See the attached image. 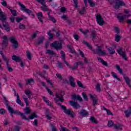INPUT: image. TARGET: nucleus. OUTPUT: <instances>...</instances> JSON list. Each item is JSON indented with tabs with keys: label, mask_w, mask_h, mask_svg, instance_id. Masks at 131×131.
Segmentation results:
<instances>
[{
	"label": "nucleus",
	"mask_w": 131,
	"mask_h": 131,
	"mask_svg": "<svg viewBox=\"0 0 131 131\" xmlns=\"http://www.w3.org/2000/svg\"><path fill=\"white\" fill-rule=\"evenodd\" d=\"M64 97L63 95L61 94H58L56 95V97L54 98L55 103L57 104L58 106H60L61 108V110L63 111L64 113L67 114V115H71V117L72 118H74V112L71 108L67 109V107L65 105H63L61 104L60 103H58L59 101L60 102H64Z\"/></svg>",
	"instance_id": "1"
},
{
	"label": "nucleus",
	"mask_w": 131,
	"mask_h": 131,
	"mask_svg": "<svg viewBox=\"0 0 131 131\" xmlns=\"http://www.w3.org/2000/svg\"><path fill=\"white\" fill-rule=\"evenodd\" d=\"M2 97L5 102V105L8 107V111L10 112V115L12 116V117L14 116L13 114H17V115H19L20 116V117H21L22 119L29 121V120L26 117V116L24 115L23 113L20 112L18 110H14L13 108L11 107V106L9 105V101H8L7 98L5 97V96H2Z\"/></svg>",
	"instance_id": "2"
},
{
	"label": "nucleus",
	"mask_w": 131,
	"mask_h": 131,
	"mask_svg": "<svg viewBox=\"0 0 131 131\" xmlns=\"http://www.w3.org/2000/svg\"><path fill=\"white\" fill-rule=\"evenodd\" d=\"M116 67L117 70L119 71V73H120V74H123V76L124 77V79H125V81L126 83L131 89V85H130L131 80L130 79H129V78L128 77L125 76V75L123 74V73H122V69L120 68V66H119V65L116 64Z\"/></svg>",
	"instance_id": "3"
},
{
	"label": "nucleus",
	"mask_w": 131,
	"mask_h": 131,
	"mask_svg": "<svg viewBox=\"0 0 131 131\" xmlns=\"http://www.w3.org/2000/svg\"><path fill=\"white\" fill-rule=\"evenodd\" d=\"M117 52L119 56L122 57V59L125 60V61H127V60H128V58H127L126 56V51H123V48L122 47H119L118 49L117 50Z\"/></svg>",
	"instance_id": "4"
},
{
	"label": "nucleus",
	"mask_w": 131,
	"mask_h": 131,
	"mask_svg": "<svg viewBox=\"0 0 131 131\" xmlns=\"http://www.w3.org/2000/svg\"><path fill=\"white\" fill-rule=\"evenodd\" d=\"M18 5L19 6H20V10H21V11H24V12H25V13L28 14L29 16L31 15L32 16H33V17H34L35 15L34 14H32V11H31V10H30L29 9L26 8V6H25V5L22 4V3H21V2H18Z\"/></svg>",
	"instance_id": "5"
},
{
	"label": "nucleus",
	"mask_w": 131,
	"mask_h": 131,
	"mask_svg": "<svg viewBox=\"0 0 131 131\" xmlns=\"http://www.w3.org/2000/svg\"><path fill=\"white\" fill-rule=\"evenodd\" d=\"M62 43H63L62 40H60V42L57 41H55L51 44V47H52V48H54L55 50H57V51H58V50H61V49H62Z\"/></svg>",
	"instance_id": "6"
},
{
	"label": "nucleus",
	"mask_w": 131,
	"mask_h": 131,
	"mask_svg": "<svg viewBox=\"0 0 131 131\" xmlns=\"http://www.w3.org/2000/svg\"><path fill=\"white\" fill-rule=\"evenodd\" d=\"M9 40L10 42H11L12 45L11 46L13 49H18L19 47V43L18 42V41L16 39V37L14 36H11L9 38Z\"/></svg>",
	"instance_id": "7"
},
{
	"label": "nucleus",
	"mask_w": 131,
	"mask_h": 131,
	"mask_svg": "<svg viewBox=\"0 0 131 131\" xmlns=\"http://www.w3.org/2000/svg\"><path fill=\"white\" fill-rule=\"evenodd\" d=\"M93 54H99V56H104L106 55V51L105 50L102 51V47L98 46V48L96 50H93Z\"/></svg>",
	"instance_id": "8"
},
{
	"label": "nucleus",
	"mask_w": 131,
	"mask_h": 131,
	"mask_svg": "<svg viewBox=\"0 0 131 131\" xmlns=\"http://www.w3.org/2000/svg\"><path fill=\"white\" fill-rule=\"evenodd\" d=\"M11 59L16 62H19L20 63V67H22V68H24V62L22 61V59L20 56L14 55L12 56Z\"/></svg>",
	"instance_id": "9"
},
{
	"label": "nucleus",
	"mask_w": 131,
	"mask_h": 131,
	"mask_svg": "<svg viewBox=\"0 0 131 131\" xmlns=\"http://www.w3.org/2000/svg\"><path fill=\"white\" fill-rule=\"evenodd\" d=\"M115 10H118L120 7H126L125 3L123 2L122 0H116Z\"/></svg>",
	"instance_id": "10"
},
{
	"label": "nucleus",
	"mask_w": 131,
	"mask_h": 131,
	"mask_svg": "<svg viewBox=\"0 0 131 131\" xmlns=\"http://www.w3.org/2000/svg\"><path fill=\"white\" fill-rule=\"evenodd\" d=\"M96 21L100 26H103L105 24V21H104V19H103L101 15H97L96 16Z\"/></svg>",
	"instance_id": "11"
},
{
	"label": "nucleus",
	"mask_w": 131,
	"mask_h": 131,
	"mask_svg": "<svg viewBox=\"0 0 131 131\" xmlns=\"http://www.w3.org/2000/svg\"><path fill=\"white\" fill-rule=\"evenodd\" d=\"M3 39H4L2 41V45H3L2 46V49H6L7 47H8V37L6 36H4L3 37Z\"/></svg>",
	"instance_id": "12"
},
{
	"label": "nucleus",
	"mask_w": 131,
	"mask_h": 131,
	"mask_svg": "<svg viewBox=\"0 0 131 131\" xmlns=\"http://www.w3.org/2000/svg\"><path fill=\"white\" fill-rule=\"evenodd\" d=\"M7 18L8 17L6 13L2 12L0 14V21H1L2 23H5L7 22Z\"/></svg>",
	"instance_id": "13"
},
{
	"label": "nucleus",
	"mask_w": 131,
	"mask_h": 131,
	"mask_svg": "<svg viewBox=\"0 0 131 131\" xmlns=\"http://www.w3.org/2000/svg\"><path fill=\"white\" fill-rule=\"evenodd\" d=\"M90 99L93 102V106H96V104H97V103H98V101H99V100L98 99V97H97V96H94L92 94H90Z\"/></svg>",
	"instance_id": "14"
},
{
	"label": "nucleus",
	"mask_w": 131,
	"mask_h": 131,
	"mask_svg": "<svg viewBox=\"0 0 131 131\" xmlns=\"http://www.w3.org/2000/svg\"><path fill=\"white\" fill-rule=\"evenodd\" d=\"M69 104L72 107H73L75 109H77V108H80V105L77 102L73 101H70Z\"/></svg>",
	"instance_id": "15"
},
{
	"label": "nucleus",
	"mask_w": 131,
	"mask_h": 131,
	"mask_svg": "<svg viewBox=\"0 0 131 131\" xmlns=\"http://www.w3.org/2000/svg\"><path fill=\"white\" fill-rule=\"evenodd\" d=\"M41 5H42V6H41L40 8L42 11L43 12H48V11H49V8H48V6H47V5H46V2L45 1L41 2Z\"/></svg>",
	"instance_id": "16"
},
{
	"label": "nucleus",
	"mask_w": 131,
	"mask_h": 131,
	"mask_svg": "<svg viewBox=\"0 0 131 131\" xmlns=\"http://www.w3.org/2000/svg\"><path fill=\"white\" fill-rule=\"evenodd\" d=\"M71 98L73 100H74V101H75V100H78L80 102H82L83 101L82 98H81L80 96L78 95H76L75 94L72 95Z\"/></svg>",
	"instance_id": "17"
},
{
	"label": "nucleus",
	"mask_w": 131,
	"mask_h": 131,
	"mask_svg": "<svg viewBox=\"0 0 131 131\" xmlns=\"http://www.w3.org/2000/svg\"><path fill=\"white\" fill-rule=\"evenodd\" d=\"M3 27L5 28V30L7 31V32H10V30H11V27L10 25H9V23L6 21L5 23H2Z\"/></svg>",
	"instance_id": "18"
},
{
	"label": "nucleus",
	"mask_w": 131,
	"mask_h": 131,
	"mask_svg": "<svg viewBox=\"0 0 131 131\" xmlns=\"http://www.w3.org/2000/svg\"><path fill=\"white\" fill-rule=\"evenodd\" d=\"M45 36L39 37L37 38V41L36 42V44L37 46H39V45H42L43 43V40H45Z\"/></svg>",
	"instance_id": "19"
},
{
	"label": "nucleus",
	"mask_w": 131,
	"mask_h": 131,
	"mask_svg": "<svg viewBox=\"0 0 131 131\" xmlns=\"http://www.w3.org/2000/svg\"><path fill=\"white\" fill-rule=\"evenodd\" d=\"M75 79L72 76H71L69 78V81L70 82V85L72 88H75L76 86V84H75V82L74 81Z\"/></svg>",
	"instance_id": "20"
},
{
	"label": "nucleus",
	"mask_w": 131,
	"mask_h": 131,
	"mask_svg": "<svg viewBox=\"0 0 131 131\" xmlns=\"http://www.w3.org/2000/svg\"><path fill=\"white\" fill-rule=\"evenodd\" d=\"M60 55L62 57V60H63L64 63L67 65V66H69V63L67 61H66V57H65V52L63 51H61Z\"/></svg>",
	"instance_id": "21"
},
{
	"label": "nucleus",
	"mask_w": 131,
	"mask_h": 131,
	"mask_svg": "<svg viewBox=\"0 0 131 131\" xmlns=\"http://www.w3.org/2000/svg\"><path fill=\"white\" fill-rule=\"evenodd\" d=\"M79 114L82 117H85V116H88V115H89V112L85 110L82 109L79 113Z\"/></svg>",
	"instance_id": "22"
},
{
	"label": "nucleus",
	"mask_w": 131,
	"mask_h": 131,
	"mask_svg": "<svg viewBox=\"0 0 131 131\" xmlns=\"http://www.w3.org/2000/svg\"><path fill=\"white\" fill-rule=\"evenodd\" d=\"M37 17H38V19L41 23L43 24V20H42V18H43V15H42V12H39L37 14Z\"/></svg>",
	"instance_id": "23"
},
{
	"label": "nucleus",
	"mask_w": 131,
	"mask_h": 131,
	"mask_svg": "<svg viewBox=\"0 0 131 131\" xmlns=\"http://www.w3.org/2000/svg\"><path fill=\"white\" fill-rule=\"evenodd\" d=\"M38 116L35 113H33L28 118H27V119L29 120V121L27 120V121H30V119H34V118H38Z\"/></svg>",
	"instance_id": "24"
},
{
	"label": "nucleus",
	"mask_w": 131,
	"mask_h": 131,
	"mask_svg": "<svg viewBox=\"0 0 131 131\" xmlns=\"http://www.w3.org/2000/svg\"><path fill=\"white\" fill-rule=\"evenodd\" d=\"M123 126V125L118 123L115 124V130H122L123 128L122 127Z\"/></svg>",
	"instance_id": "25"
},
{
	"label": "nucleus",
	"mask_w": 131,
	"mask_h": 131,
	"mask_svg": "<svg viewBox=\"0 0 131 131\" xmlns=\"http://www.w3.org/2000/svg\"><path fill=\"white\" fill-rule=\"evenodd\" d=\"M97 60L100 61V63H101L102 65L106 66V67H108V63L107 61H104V60L102 59L101 57H97Z\"/></svg>",
	"instance_id": "26"
},
{
	"label": "nucleus",
	"mask_w": 131,
	"mask_h": 131,
	"mask_svg": "<svg viewBox=\"0 0 131 131\" xmlns=\"http://www.w3.org/2000/svg\"><path fill=\"white\" fill-rule=\"evenodd\" d=\"M16 103L21 106V107L24 106V104L22 103V101L20 100V96H19V94H17L16 95Z\"/></svg>",
	"instance_id": "27"
},
{
	"label": "nucleus",
	"mask_w": 131,
	"mask_h": 131,
	"mask_svg": "<svg viewBox=\"0 0 131 131\" xmlns=\"http://www.w3.org/2000/svg\"><path fill=\"white\" fill-rule=\"evenodd\" d=\"M24 111L25 112L24 114V115H25V114H26L27 115H28V114H30V113H31V110L30 109V107H28V106H26L24 110Z\"/></svg>",
	"instance_id": "28"
},
{
	"label": "nucleus",
	"mask_w": 131,
	"mask_h": 131,
	"mask_svg": "<svg viewBox=\"0 0 131 131\" xmlns=\"http://www.w3.org/2000/svg\"><path fill=\"white\" fill-rule=\"evenodd\" d=\"M121 38H122V36L121 35L118 34H115V41L119 42V41L121 40Z\"/></svg>",
	"instance_id": "29"
},
{
	"label": "nucleus",
	"mask_w": 131,
	"mask_h": 131,
	"mask_svg": "<svg viewBox=\"0 0 131 131\" xmlns=\"http://www.w3.org/2000/svg\"><path fill=\"white\" fill-rule=\"evenodd\" d=\"M25 94H26V95H27L28 99H30V98H31L32 93L29 89H27L25 91Z\"/></svg>",
	"instance_id": "30"
},
{
	"label": "nucleus",
	"mask_w": 131,
	"mask_h": 131,
	"mask_svg": "<svg viewBox=\"0 0 131 131\" xmlns=\"http://www.w3.org/2000/svg\"><path fill=\"white\" fill-rule=\"evenodd\" d=\"M50 14H51V13L50 12H48L49 19L50 21H52L53 23H56V22H57V20H56L55 17L52 16V15H50Z\"/></svg>",
	"instance_id": "31"
},
{
	"label": "nucleus",
	"mask_w": 131,
	"mask_h": 131,
	"mask_svg": "<svg viewBox=\"0 0 131 131\" xmlns=\"http://www.w3.org/2000/svg\"><path fill=\"white\" fill-rule=\"evenodd\" d=\"M9 61H10V59H8L5 61L6 63V68L8 69V70L9 71V72H12L13 68H12V67H10V64H9Z\"/></svg>",
	"instance_id": "32"
},
{
	"label": "nucleus",
	"mask_w": 131,
	"mask_h": 131,
	"mask_svg": "<svg viewBox=\"0 0 131 131\" xmlns=\"http://www.w3.org/2000/svg\"><path fill=\"white\" fill-rule=\"evenodd\" d=\"M39 32L38 31H36L35 32H34L32 34L31 37L30 38V40H33V39H34V38L37 36V34H38Z\"/></svg>",
	"instance_id": "33"
},
{
	"label": "nucleus",
	"mask_w": 131,
	"mask_h": 131,
	"mask_svg": "<svg viewBox=\"0 0 131 131\" xmlns=\"http://www.w3.org/2000/svg\"><path fill=\"white\" fill-rule=\"evenodd\" d=\"M50 110L49 109H46V112H45V115L47 118L49 119V120H51V119H52V117L50 116Z\"/></svg>",
	"instance_id": "34"
},
{
	"label": "nucleus",
	"mask_w": 131,
	"mask_h": 131,
	"mask_svg": "<svg viewBox=\"0 0 131 131\" xmlns=\"http://www.w3.org/2000/svg\"><path fill=\"white\" fill-rule=\"evenodd\" d=\"M91 35L92 36V40H94V38L97 37V31L95 30H92Z\"/></svg>",
	"instance_id": "35"
},
{
	"label": "nucleus",
	"mask_w": 131,
	"mask_h": 131,
	"mask_svg": "<svg viewBox=\"0 0 131 131\" xmlns=\"http://www.w3.org/2000/svg\"><path fill=\"white\" fill-rule=\"evenodd\" d=\"M124 113L126 115V117L128 118V117H129V115H131V107H130V110L125 111Z\"/></svg>",
	"instance_id": "36"
},
{
	"label": "nucleus",
	"mask_w": 131,
	"mask_h": 131,
	"mask_svg": "<svg viewBox=\"0 0 131 131\" xmlns=\"http://www.w3.org/2000/svg\"><path fill=\"white\" fill-rule=\"evenodd\" d=\"M67 46L70 50V53H71L72 54H74L75 53V50L73 49V47H71V45H67Z\"/></svg>",
	"instance_id": "37"
},
{
	"label": "nucleus",
	"mask_w": 131,
	"mask_h": 131,
	"mask_svg": "<svg viewBox=\"0 0 131 131\" xmlns=\"http://www.w3.org/2000/svg\"><path fill=\"white\" fill-rule=\"evenodd\" d=\"M46 54H48L50 56H54V55H55V53L53 51L49 49L46 50Z\"/></svg>",
	"instance_id": "38"
},
{
	"label": "nucleus",
	"mask_w": 131,
	"mask_h": 131,
	"mask_svg": "<svg viewBox=\"0 0 131 131\" xmlns=\"http://www.w3.org/2000/svg\"><path fill=\"white\" fill-rule=\"evenodd\" d=\"M81 41L82 43H84L85 46H86L88 48H89V49H90L91 50H92V45H90L89 42L86 41L84 40H82Z\"/></svg>",
	"instance_id": "39"
},
{
	"label": "nucleus",
	"mask_w": 131,
	"mask_h": 131,
	"mask_svg": "<svg viewBox=\"0 0 131 131\" xmlns=\"http://www.w3.org/2000/svg\"><path fill=\"white\" fill-rule=\"evenodd\" d=\"M23 98L24 100L25 103H26V107H28V106H29V102L28 101V98H26V96L25 95H24L23 96Z\"/></svg>",
	"instance_id": "40"
},
{
	"label": "nucleus",
	"mask_w": 131,
	"mask_h": 131,
	"mask_svg": "<svg viewBox=\"0 0 131 131\" xmlns=\"http://www.w3.org/2000/svg\"><path fill=\"white\" fill-rule=\"evenodd\" d=\"M24 19H26V17L23 16V17H15V20L17 23H19L20 21L22 20H24Z\"/></svg>",
	"instance_id": "41"
},
{
	"label": "nucleus",
	"mask_w": 131,
	"mask_h": 131,
	"mask_svg": "<svg viewBox=\"0 0 131 131\" xmlns=\"http://www.w3.org/2000/svg\"><path fill=\"white\" fill-rule=\"evenodd\" d=\"M74 66H73V67L71 66V65L69 63V66H68V67L69 68H70V69H71L72 70H75V69H77V68H78V67L77 66V64H76V63H74Z\"/></svg>",
	"instance_id": "42"
},
{
	"label": "nucleus",
	"mask_w": 131,
	"mask_h": 131,
	"mask_svg": "<svg viewBox=\"0 0 131 131\" xmlns=\"http://www.w3.org/2000/svg\"><path fill=\"white\" fill-rule=\"evenodd\" d=\"M77 84L78 85V86H79V88H81L82 89H85L86 88L85 86H83V84H82V83H81L80 81H77Z\"/></svg>",
	"instance_id": "43"
},
{
	"label": "nucleus",
	"mask_w": 131,
	"mask_h": 131,
	"mask_svg": "<svg viewBox=\"0 0 131 131\" xmlns=\"http://www.w3.org/2000/svg\"><path fill=\"white\" fill-rule=\"evenodd\" d=\"M107 51L108 52H110L111 55H113L114 53H115V50L114 49H113L112 47H110L107 49Z\"/></svg>",
	"instance_id": "44"
},
{
	"label": "nucleus",
	"mask_w": 131,
	"mask_h": 131,
	"mask_svg": "<svg viewBox=\"0 0 131 131\" xmlns=\"http://www.w3.org/2000/svg\"><path fill=\"white\" fill-rule=\"evenodd\" d=\"M51 30H50L47 33L48 35L49 36V40H51V39H52L54 38V34H51Z\"/></svg>",
	"instance_id": "45"
},
{
	"label": "nucleus",
	"mask_w": 131,
	"mask_h": 131,
	"mask_svg": "<svg viewBox=\"0 0 131 131\" xmlns=\"http://www.w3.org/2000/svg\"><path fill=\"white\" fill-rule=\"evenodd\" d=\"M58 63V66L57 67H58V68H59V69H63V68H64V67L63 66V62L61 61H57Z\"/></svg>",
	"instance_id": "46"
},
{
	"label": "nucleus",
	"mask_w": 131,
	"mask_h": 131,
	"mask_svg": "<svg viewBox=\"0 0 131 131\" xmlns=\"http://www.w3.org/2000/svg\"><path fill=\"white\" fill-rule=\"evenodd\" d=\"M108 2L112 6V7H113L114 9H115V0H108Z\"/></svg>",
	"instance_id": "47"
},
{
	"label": "nucleus",
	"mask_w": 131,
	"mask_h": 131,
	"mask_svg": "<svg viewBox=\"0 0 131 131\" xmlns=\"http://www.w3.org/2000/svg\"><path fill=\"white\" fill-rule=\"evenodd\" d=\"M10 12L14 17L17 16V11L16 10L10 9Z\"/></svg>",
	"instance_id": "48"
},
{
	"label": "nucleus",
	"mask_w": 131,
	"mask_h": 131,
	"mask_svg": "<svg viewBox=\"0 0 131 131\" xmlns=\"http://www.w3.org/2000/svg\"><path fill=\"white\" fill-rule=\"evenodd\" d=\"M0 54L2 56L3 59L4 61H5V62H6V61H7L8 60H9V59H8V58H7V57H6V56H5L4 53H3V51H1Z\"/></svg>",
	"instance_id": "49"
},
{
	"label": "nucleus",
	"mask_w": 131,
	"mask_h": 131,
	"mask_svg": "<svg viewBox=\"0 0 131 131\" xmlns=\"http://www.w3.org/2000/svg\"><path fill=\"white\" fill-rule=\"evenodd\" d=\"M90 120L92 121V122H93V123H95L96 124H98V121L97 120L95 119V117H91Z\"/></svg>",
	"instance_id": "50"
},
{
	"label": "nucleus",
	"mask_w": 131,
	"mask_h": 131,
	"mask_svg": "<svg viewBox=\"0 0 131 131\" xmlns=\"http://www.w3.org/2000/svg\"><path fill=\"white\" fill-rule=\"evenodd\" d=\"M82 96L85 101H86V102L89 101V98H88V96H86V94L84 92H83L82 93Z\"/></svg>",
	"instance_id": "51"
},
{
	"label": "nucleus",
	"mask_w": 131,
	"mask_h": 131,
	"mask_svg": "<svg viewBox=\"0 0 131 131\" xmlns=\"http://www.w3.org/2000/svg\"><path fill=\"white\" fill-rule=\"evenodd\" d=\"M117 18L119 20V22H122L124 20V17L120 15H117Z\"/></svg>",
	"instance_id": "52"
},
{
	"label": "nucleus",
	"mask_w": 131,
	"mask_h": 131,
	"mask_svg": "<svg viewBox=\"0 0 131 131\" xmlns=\"http://www.w3.org/2000/svg\"><path fill=\"white\" fill-rule=\"evenodd\" d=\"M19 27L20 28V29H26V27H25V25L23 24L22 23H19Z\"/></svg>",
	"instance_id": "53"
},
{
	"label": "nucleus",
	"mask_w": 131,
	"mask_h": 131,
	"mask_svg": "<svg viewBox=\"0 0 131 131\" xmlns=\"http://www.w3.org/2000/svg\"><path fill=\"white\" fill-rule=\"evenodd\" d=\"M114 124V122L112 120H110L108 121L107 125L110 127L113 126Z\"/></svg>",
	"instance_id": "54"
},
{
	"label": "nucleus",
	"mask_w": 131,
	"mask_h": 131,
	"mask_svg": "<svg viewBox=\"0 0 131 131\" xmlns=\"http://www.w3.org/2000/svg\"><path fill=\"white\" fill-rule=\"evenodd\" d=\"M31 82H34V80H33V78H31L30 79H29L27 81V84H30Z\"/></svg>",
	"instance_id": "55"
},
{
	"label": "nucleus",
	"mask_w": 131,
	"mask_h": 131,
	"mask_svg": "<svg viewBox=\"0 0 131 131\" xmlns=\"http://www.w3.org/2000/svg\"><path fill=\"white\" fill-rule=\"evenodd\" d=\"M88 3L90 5V7H94V6H95V3L93 2L92 0H88Z\"/></svg>",
	"instance_id": "56"
},
{
	"label": "nucleus",
	"mask_w": 131,
	"mask_h": 131,
	"mask_svg": "<svg viewBox=\"0 0 131 131\" xmlns=\"http://www.w3.org/2000/svg\"><path fill=\"white\" fill-rule=\"evenodd\" d=\"M84 12H85V8L83 7L79 13L80 14V15H83L84 14Z\"/></svg>",
	"instance_id": "57"
},
{
	"label": "nucleus",
	"mask_w": 131,
	"mask_h": 131,
	"mask_svg": "<svg viewBox=\"0 0 131 131\" xmlns=\"http://www.w3.org/2000/svg\"><path fill=\"white\" fill-rule=\"evenodd\" d=\"M27 57H28V59L31 60V53H30V52L27 51Z\"/></svg>",
	"instance_id": "58"
},
{
	"label": "nucleus",
	"mask_w": 131,
	"mask_h": 131,
	"mask_svg": "<svg viewBox=\"0 0 131 131\" xmlns=\"http://www.w3.org/2000/svg\"><path fill=\"white\" fill-rule=\"evenodd\" d=\"M96 88L97 92H101V86L99 83L97 84Z\"/></svg>",
	"instance_id": "59"
},
{
	"label": "nucleus",
	"mask_w": 131,
	"mask_h": 131,
	"mask_svg": "<svg viewBox=\"0 0 131 131\" xmlns=\"http://www.w3.org/2000/svg\"><path fill=\"white\" fill-rule=\"evenodd\" d=\"M74 3L75 4L74 7L75 8H78V1L77 0H73Z\"/></svg>",
	"instance_id": "60"
},
{
	"label": "nucleus",
	"mask_w": 131,
	"mask_h": 131,
	"mask_svg": "<svg viewBox=\"0 0 131 131\" xmlns=\"http://www.w3.org/2000/svg\"><path fill=\"white\" fill-rule=\"evenodd\" d=\"M115 31L117 34H119V33H120V29H119V28L118 27H115Z\"/></svg>",
	"instance_id": "61"
},
{
	"label": "nucleus",
	"mask_w": 131,
	"mask_h": 131,
	"mask_svg": "<svg viewBox=\"0 0 131 131\" xmlns=\"http://www.w3.org/2000/svg\"><path fill=\"white\" fill-rule=\"evenodd\" d=\"M78 52H79L80 53V56H81V57L82 58H84L85 56H84V54L83 53V52H82V51L81 50H80V49L78 50Z\"/></svg>",
	"instance_id": "62"
},
{
	"label": "nucleus",
	"mask_w": 131,
	"mask_h": 131,
	"mask_svg": "<svg viewBox=\"0 0 131 131\" xmlns=\"http://www.w3.org/2000/svg\"><path fill=\"white\" fill-rule=\"evenodd\" d=\"M6 113V111L4 108L0 109V114L4 115Z\"/></svg>",
	"instance_id": "63"
},
{
	"label": "nucleus",
	"mask_w": 131,
	"mask_h": 131,
	"mask_svg": "<svg viewBox=\"0 0 131 131\" xmlns=\"http://www.w3.org/2000/svg\"><path fill=\"white\" fill-rule=\"evenodd\" d=\"M61 131H71L69 129H68L67 127L61 126Z\"/></svg>",
	"instance_id": "64"
}]
</instances>
